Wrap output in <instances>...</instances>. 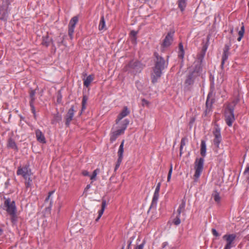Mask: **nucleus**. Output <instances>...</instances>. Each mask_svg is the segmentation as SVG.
<instances>
[{
  "label": "nucleus",
  "mask_w": 249,
  "mask_h": 249,
  "mask_svg": "<svg viewBox=\"0 0 249 249\" xmlns=\"http://www.w3.org/2000/svg\"><path fill=\"white\" fill-rule=\"evenodd\" d=\"M11 216V221L12 222H14L16 221V212L14 213V214H10Z\"/></svg>",
  "instance_id": "obj_40"
},
{
  "label": "nucleus",
  "mask_w": 249,
  "mask_h": 249,
  "mask_svg": "<svg viewBox=\"0 0 249 249\" xmlns=\"http://www.w3.org/2000/svg\"><path fill=\"white\" fill-rule=\"evenodd\" d=\"M206 145L205 142L204 141H201L200 154L203 157H204L206 156Z\"/></svg>",
  "instance_id": "obj_25"
},
{
  "label": "nucleus",
  "mask_w": 249,
  "mask_h": 249,
  "mask_svg": "<svg viewBox=\"0 0 249 249\" xmlns=\"http://www.w3.org/2000/svg\"><path fill=\"white\" fill-rule=\"evenodd\" d=\"M78 21V18L77 16L73 17L70 20L69 24V30L68 35L70 37V38L72 39L73 38V34L74 33V30L75 28V25L77 24Z\"/></svg>",
  "instance_id": "obj_10"
},
{
  "label": "nucleus",
  "mask_w": 249,
  "mask_h": 249,
  "mask_svg": "<svg viewBox=\"0 0 249 249\" xmlns=\"http://www.w3.org/2000/svg\"><path fill=\"white\" fill-rule=\"evenodd\" d=\"M185 138H182L181 141L180 147V155L182 154V149L183 146L185 145Z\"/></svg>",
  "instance_id": "obj_37"
},
{
  "label": "nucleus",
  "mask_w": 249,
  "mask_h": 249,
  "mask_svg": "<svg viewBox=\"0 0 249 249\" xmlns=\"http://www.w3.org/2000/svg\"><path fill=\"white\" fill-rule=\"evenodd\" d=\"M82 174L84 176H88L89 175V173L87 170L83 171Z\"/></svg>",
  "instance_id": "obj_46"
},
{
  "label": "nucleus",
  "mask_w": 249,
  "mask_h": 249,
  "mask_svg": "<svg viewBox=\"0 0 249 249\" xmlns=\"http://www.w3.org/2000/svg\"><path fill=\"white\" fill-rule=\"evenodd\" d=\"M64 38H63V39L61 40L60 42H59V44L62 43L63 42ZM60 45V44H59Z\"/></svg>",
  "instance_id": "obj_52"
},
{
  "label": "nucleus",
  "mask_w": 249,
  "mask_h": 249,
  "mask_svg": "<svg viewBox=\"0 0 249 249\" xmlns=\"http://www.w3.org/2000/svg\"><path fill=\"white\" fill-rule=\"evenodd\" d=\"M230 47L228 45H225L224 48L223 54L222 58L221 66H223L224 64L225 61L228 59L229 54Z\"/></svg>",
  "instance_id": "obj_20"
},
{
  "label": "nucleus",
  "mask_w": 249,
  "mask_h": 249,
  "mask_svg": "<svg viewBox=\"0 0 249 249\" xmlns=\"http://www.w3.org/2000/svg\"><path fill=\"white\" fill-rule=\"evenodd\" d=\"M124 141L123 140L119 148V150L118 152V159L117 161V163L115 167V171H116L120 166L123 158V153H124Z\"/></svg>",
  "instance_id": "obj_12"
},
{
  "label": "nucleus",
  "mask_w": 249,
  "mask_h": 249,
  "mask_svg": "<svg viewBox=\"0 0 249 249\" xmlns=\"http://www.w3.org/2000/svg\"><path fill=\"white\" fill-rule=\"evenodd\" d=\"M121 249H124V246H123Z\"/></svg>",
  "instance_id": "obj_55"
},
{
  "label": "nucleus",
  "mask_w": 249,
  "mask_h": 249,
  "mask_svg": "<svg viewBox=\"0 0 249 249\" xmlns=\"http://www.w3.org/2000/svg\"><path fill=\"white\" fill-rule=\"evenodd\" d=\"M93 79L94 76L93 75H89L84 81V86L88 88L93 80Z\"/></svg>",
  "instance_id": "obj_24"
},
{
  "label": "nucleus",
  "mask_w": 249,
  "mask_h": 249,
  "mask_svg": "<svg viewBox=\"0 0 249 249\" xmlns=\"http://www.w3.org/2000/svg\"><path fill=\"white\" fill-rule=\"evenodd\" d=\"M7 146L8 147L14 149H17V146L16 145V144L15 142V141L12 139H9L8 142Z\"/></svg>",
  "instance_id": "obj_28"
},
{
  "label": "nucleus",
  "mask_w": 249,
  "mask_h": 249,
  "mask_svg": "<svg viewBox=\"0 0 249 249\" xmlns=\"http://www.w3.org/2000/svg\"><path fill=\"white\" fill-rule=\"evenodd\" d=\"M106 205H107V204H106V200H103L102 203L101 209L99 211L98 216L95 220V221L96 222H97L99 220V219L100 218V217L102 216V214H103L104 212L105 209V208H106Z\"/></svg>",
  "instance_id": "obj_23"
},
{
  "label": "nucleus",
  "mask_w": 249,
  "mask_h": 249,
  "mask_svg": "<svg viewBox=\"0 0 249 249\" xmlns=\"http://www.w3.org/2000/svg\"><path fill=\"white\" fill-rule=\"evenodd\" d=\"M195 73V71L192 72V73H190L187 77V78L185 81V84L187 85H191L193 84L194 79H195V76L194 73Z\"/></svg>",
  "instance_id": "obj_21"
},
{
  "label": "nucleus",
  "mask_w": 249,
  "mask_h": 249,
  "mask_svg": "<svg viewBox=\"0 0 249 249\" xmlns=\"http://www.w3.org/2000/svg\"><path fill=\"white\" fill-rule=\"evenodd\" d=\"M130 113V111L128 110L127 107H124L123 108V110L118 115L117 118L116 120V124H118L119 122L122 120L123 118L128 115Z\"/></svg>",
  "instance_id": "obj_16"
},
{
  "label": "nucleus",
  "mask_w": 249,
  "mask_h": 249,
  "mask_svg": "<svg viewBox=\"0 0 249 249\" xmlns=\"http://www.w3.org/2000/svg\"><path fill=\"white\" fill-rule=\"evenodd\" d=\"M129 124V121L128 120H124L123 122V125L121 129H119L116 131H114L110 137V141L111 142H114L116 140L117 138L120 135L124 133V131L126 128L127 125Z\"/></svg>",
  "instance_id": "obj_5"
},
{
  "label": "nucleus",
  "mask_w": 249,
  "mask_h": 249,
  "mask_svg": "<svg viewBox=\"0 0 249 249\" xmlns=\"http://www.w3.org/2000/svg\"><path fill=\"white\" fill-rule=\"evenodd\" d=\"M213 197L214 201L217 203H219L220 201L221 197L219 196V193L217 191H214V193L212 195Z\"/></svg>",
  "instance_id": "obj_31"
},
{
  "label": "nucleus",
  "mask_w": 249,
  "mask_h": 249,
  "mask_svg": "<svg viewBox=\"0 0 249 249\" xmlns=\"http://www.w3.org/2000/svg\"><path fill=\"white\" fill-rule=\"evenodd\" d=\"M204 159L203 158H200L199 159H196L195 162V174L194 175V177L197 178L199 177L200 174L201 173L203 168V164H204Z\"/></svg>",
  "instance_id": "obj_4"
},
{
  "label": "nucleus",
  "mask_w": 249,
  "mask_h": 249,
  "mask_svg": "<svg viewBox=\"0 0 249 249\" xmlns=\"http://www.w3.org/2000/svg\"><path fill=\"white\" fill-rule=\"evenodd\" d=\"M247 239L249 240V234L247 236Z\"/></svg>",
  "instance_id": "obj_53"
},
{
  "label": "nucleus",
  "mask_w": 249,
  "mask_h": 249,
  "mask_svg": "<svg viewBox=\"0 0 249 249\" xmlns=\"http://www.w3.org/2000/svg\"><path fill=\"white\" fill-rule=\"evenodd\" d=\"M245 173L249 175V166L247 167L245 169Z\"/></svg>",
  "instance_id": "obj_48"
},
{
  "label": "nucleus",
  "mask_w": 249,
  "mask_h": 249,
  "mask_svg": "<svg viewBox=\"0 0 249 249\" xmlns=\"http://www.w3.org/2000/svg\"><path fill=\"white\" fill-rule=\"evenodd\" d=\"M56 120L57 121H59L60 120H61V117L59 116H56Z\"/></svg>",
  "instance_id": "obj_50"
},
{
  "label": "nucleus",
  "mask_w": 249,
  "mask_h": 249,
  "mask_svg": "<svg viewBox=\"0 0 249 249\" xmlns=\"http://www.w3.org/2000/svg\"><path fill=\"white\" fill-rule=\"evenodd\" d=\"M17 174L18 175H21L25 179L27 180L29 177L31 175V170L29 169V167L27 165H25L22 167L19 166L18 168Z\"/></svg>",
  "instance_id": "obj_9"
},
{
  "label": "nucleus",
  "mask_w": 249,
  "mask_h": 249,
  "mask_svg": "<svg viewBox=\"0 0 249 249\" xmlns=\"http://www.w3.org/2000/svg\"><path fill=\"white\" fill-rule=\"evenodd\" d=\"M179 52H184L183 46L181 43H180L179 44Z\"/></svg>",
  "instance_id": "obj_45"
},
{
  "label": "nucleus",
  "mask_w": 249,
  "mask_h": 249,
  "mask_svg": "<svg viewBox=\"0 0 249 249\" xmlns=\"http://www.w3.org/2000/svg\"><path fill=\"white\" fill-rule=\"evenodd\" d=\"M100 170L99 169H96L92 173V176L90 177V179L94 180L96 178V176L98 173H99Z\"/></svg>",
  "instance_id": "obj_33"
},
{
  "label": "nucleus",
  "mask_w": 249,
  "mask_h": 249,
  "mask_svg": "<svg viewBox=\"0 0 249 249\" xmlns=\"http://www.w3.org/2000/svg\"><path fill=\"white\" fill-rule=\"evenodd\" d=\"M149 102L145 100V99H142V105L144 106V105L148 106L149 105Z\"/></svg>",
  "instance_id": "obj_41"
},
{
  "label": "nucleus",
  "mask_w": 249,
  "mask_h": 249,
  "mask_svg": "<svg viewBox=\"0 0 249 249\" xmlns=\"http://www.w3.org/2000/svg\"><path fill=\"white\" fill-rule=\"evenodd\" d=\"M204 54L205 53L204 52L203 53H200L198 55V59L199 63L202 62Z\"/></svg>",
  "instance_id": "obj_38"
},
{
  "label": "nucleus",
  "mask_w": 249,
  "mask_h": 249,
  "mask_svg": "<svg viewBox=\"0 0 249 249\" xmlns=\"http://www.w3.org/2000/svg\"><path fill=\"white\" fill-rule=\"evenodd\" d=\"M144 244H145V241H143L141 244L137 246L134 248V249H143Z\"/></svg>",
  "instance_id": "obj_39"
},
{
  "label": "nucleus",
  "mask_w": 249,
  "mask_h": 249,
  "mask_svg": "<svg viewBox=\"0 0 249 249\" xmlns=\"http://www.w3.org/2000/svg\"><path fill=\"white\" fill-rule=\"evenodd\" d=\"M154 55L155 57V65L153 68V72L151 74V78L152 82L155 84L161 77L162 71L167 66L168 62L156 52L154 53Z\"/></svg>",
  "instance_id": "obj_1"
},
{
  "label": "nucleus",
  "mask_w": 249,
  "mask_h": 249,
  "mask_svg": "<svg viewBox=\"0 0 249 249\" xmlns=\"http://www.w3.org/2000/svg\"><path fill=\"white\" fill-rule=\"evenodd\" d=\"M212 97V93L209 92L208 96L207 101L206 102V112H209L211 110L212 104L213 103V99H211Z\"/></svg>",
  "instance_id": "obj_19"
},
{
  "label": "nucleus",
  "mask_w": 249,
  "mask_h": 249,
  "mask_svg": "<svg viewBox=\"0 0 249 249\" xmlns=\"http://www.w3.org/2000/svg\"><path fill=\"white\" fill-rule=\"evenodd\" d=\"M137 34V32L135 31H131L130 32V36H131V42L133 44H136V35Z\"/></svg>",
  "instance_id": "obj_30"
},
{
  "label": "nucleus",
  "mask_w": 249,
  "mask_h": 249,
  "mask_svg": "<svg viewBox=\"0 0 249 249\" xmlns=\"http://www.w3.org/2000/svg\"><path fill=\"white\" fill-rule=\"evenodd\" d=\"M54 191H51L49 192L48 196L47 197V198L45 199V201H48L49 199H50V196L53 194Z\"/></svg>",
  "instance_id": "obj_44"
},
{
  "label": "nucleus",
  "mask_w": 249,
  "mask_h": 249,
  "mask_svg": "<svg viewBox=\"0 0 249 249\" xmlns=\"http://www.w3.org/2000/svg\"><path fill=\"white\" fill-rule=\"evenodd\" d=\"M160 183H159L156 188L154 196L153 197L152 204L151 205V206L150 207L149 210L152 209V208L153 207V206L155 205H156L157 204V202L158 200L159 197V192L160 189Z\"/></svg>",
  "instance_id": "obj_14"
},
{
  "label": "nucleus",
  "mask_w": 249,
  "mask_h": 249,
  "mask_svg": "<svg viewBox=\"0 0 249 249\" xmlns=\"http://www.w3.org/2000/svg\"><path fill=\"white\" fill-rule=\"evenodd\" d=\"M54 191H51L49 192L48 196L47 197V198L45 199V201H48L49 199H50V196L53 194Z\"/></svg>",
  "instance_id": "obj_43"
},
{
  "label": "nucleus",
  "mask_w": 249,
  "mask_h": 249,
  "mask_svg": "<svg viewBox=\"0 0 249 249\" xmlns=\"http://www.w3.org/2000/svg\"><path fill=\"white\" fill-rule=\"evenodd\" d=\"M174 34V32H170L167 34L162 44L163 47H168L171 44L173 40Z\"/></svg>",
  "instance_id": "obj_13"
},
{
  "label": "nucleus",
  "mask_w": 249,
  "mask_h": 249,
  "mask_svg": "<svg viewBox=\"0 0 249 249\" xmlns=\"http://www.w3.org/2000/svg\"><path fill=\"white\" fill-rule=\"evenodd\" d=\"M184 52H179L178 57L182 59L184 57Z\"/></svg>",
  "instance_id": "obj_47"
},
{
  "label": "nucleus",
  "mask_w": 249,
  "mask_h": 249,
  "mask_svg": "<svg viewBox=\"0 0 249 249\" xmlns=\"http://www.w3.org/2000/svg\"><path fill=\"white\" fill-rule=\"evenodd\" d=\"M172 173V164H170V168L168 172V176H167V181L169 182L171 177V174Z\"/></svg>",
  "instance_id": "obj_36"
},
{
  "label": "nucleus",
  "mask_w": 249,
  "mask_h": 249,
  "mask_svg": "<svg viewBox=\"0 0 249 249\" xmlns=\"http://www.w3.org/2000/svg\"><path fill=\"white\" fill-rule=\"evenodd\" d=\"M32 179H30V177L27 178V180H25V185L27 188L30 187L31 186Z\"/></svg>",
  "instance_id": "obj_35"
},
{
  "label": "nucleus",
  "mask_w": 249,
  "mask_h": 249,
  "mask_svg": "<svg viewBox=\"0 0 249 249\" xmlns=\"http://www.w3.org/2000/svg\"><path fill=\"white\" fill-rule=\"evenodd\" d=\"M248 5V7H249V1Z\"/></svg>",
  "instance_id": "obj_56"
},
{
  "label": "nucleus",
  "mask_w": 249,
  "mask_h": 249,
  "mask_svg": "<svg viewBox=\"0 0 249 249\" xmlns=\"http://www.w3.org/2000/svg\"><path fill=\"white\" fill-rule=\"evenodd\" d=\"M177 2L180 11H184L187 5V0H178Z\"/></svg>",
  "instance_id": "obj_22"
},
{
  "label": "nucleus",
  "mask_w": 249,
  "mask_h": 249,
  "mask_svg": "<svg viewBox=\"0 0 249 249\" xmlns=\"http://www.w3.org/2000/svg\"><path fill=\"white\" fill-rule=\"evenodd\" d=\"M50 43H52L53 46H54L52 38L49 37L48 34L47 33L45 36L42 37L41 44L42 45L47 47L49 46Z\"/></svg>",
  "instance_id": "obj_18"
},
{
  "label": "nucleus",
  "mask_w": 249,
  "mask_h": 249,
  "mask_svg": "<svg viewBox=\"0 0 249 249\" xmlns=\"http://www.w3.org/2000/svg\"><path fill=\"white\" fill-rule=\"evenodd\" d=\"M74 107L72 106L69 109V110L68 111L67 114H66L65 116V119H66V125L67 126H69L70 122L72 120V118L73 117L74 115Z\"/></svg>",
  "instance_id": "obj_15"
},
{
  "label": "nucleus",
  "mask_w": 249,
  "mask_h": 249,
  "mask_svg": "<svg viewBox=\"0 0 249 249\" xmlns=\"http://www.w3.org/2000/svg\"><path fill=\"white\" fill-rule=\"evenodd\" d=\"M31 108H32V110L33 113H34L35 114V107H34V109L32 107H31Z\"/></svg>",
  "instance_id": "obj_51"
},
{
  "label": "nucleus",
  "mask_w": 249,
  "mask_h": 249,
  "mask_svg": "<svg viewBox=\"0 0 249 249\" xmlns=\"http://www.w3.org/2000/svg\"><path fill=\"white\" fill-rule=\"evenodd\" d=\"M212 232L213 234V235H214L215 236H219V233L217 232V231H216V230L215 229H212Z\"/></svg>",
  "instance_id": "obj_42"
},
{
  "label": "nucleus",
  "mask_w": 249,
  "mask_h": 249,
  "mask_svg": "<svg viewBox=\"0 0 249 249\" xmlns=\"http://www.w3.org/2000/svg\"><path fill=\"white\" fill-rule=\"evenodd\" d=\"M135 238V236H133L132 237H130L129 240L127 241V249H129L130 248V246L131 245L132 241L134 240V239Z\"/></svg>",
  "instance_id": "obj_34"
},
{
  "label": "nucleus",
  "mask_w": 249,
  "mask_h": 249,
  "mask_svg": "<svg viewBox=\"0 0 249 249\" xmlns=\"http://www.w3.org/2000/svg\"><path fill=\"white\" fill-rule=\"evenodd\" d=\"M213 134L214 136L213 144L216 146V147H218L219 145L221 142L222 139L220 133V129L218 126V125H216V126L214 127V129L213 131Z\"/></svg>",
  "instance_id": "obj_11"
},
{
  "label": "nucleus",
  "mask_w": 249,
  "mask_h": 249,
  "mask_svg": "<svg viewBox=\"0 0 249 249\" xmlns=\"http://www.w3.org/2000/svg\"><path fill=\"white\" fill-rule=\"evenodd\" d=\"M235 105L234 102L229 104L225 110V121L229 126H231L235 121L234 115V107Z\"/></svg>",
  "instance_id": "obj_2"
},
{
  "label": "nucleus",
  "mask_w": 249,
  "mask_h": 249,
  "mask_svg": "<svg viewBox=\"0 0 249 249\" xmlns=\"http://www.w3.org/2000/svg\"><path fill=\"white\" fill-rule=\"evenodd\" d=\"M242 26L241 27L240 30L238 32L239 37L237 38V40L240 41L243 37L245 33V27L242 23Z\"/></svg>",
  "instance_id": "obj_29"
},
{
  "label": "nucleus",
  "mask_w": 249,
  "mask_h": 249,
  "mask_svg": "<svg viewBox=\"0 0 249 249\" xmlns=\"http://www.w3.org/2000/svg\"><path fill=\"white\" fill-rule=\"evenodd\" d=\"M90 185H87L85 189V191H87L88 189H89L90 188Z\"/></svg>",
  "instance_id": "obj_49"
},
{
  "label": "nucleus",
  "mask_w": 249,
  "mask_h": 249,
  "mask_svg": "<svg viewBox=\"0 0 249 249\" xmlns=\"http://www.w3.org/2000/svg\"><path fill=\"white\" fill-rule=\"evenodd\" d=\"M99 30L102 31L103 30H106L105 20L104 16H102L101 18L100 21L99 25Z\"/></svg>",
  "instance_id": "obj_27"
},
{
  "label": "nucleus",
  "mask_w": 249,
  "mask_h": 249,
  "mask_svg": "<svg viewBox=\"0 0 249 249\" xmlns=\"http://www.w3.org/2000/svg\"><path fill=\"white\" fill-rule=\"evenodd\" d=\"M35 132L37 141L40 143H45L46 141L43 133L39 129H36Z\"/></svg>",
  "instance_id": "obj_17"
},
{
  "label": "nucleus",
  "mask_w": 249,
  "mask_h": 249,
  "mask_svg": "<svg viewBox=\"0 0 249 249\" xmlns=\"http://www.w3.org/2000/svg\"><path fill=\"white\" fill-rule=\"evenodd\" d=\"M185 201L184 200H182L181 203L179 205V207L177 210L178 214L176 218L173 220V223L175 225H178L180 223V214L182 213V215L185 217Z\"/></svg>",
  "instance_id": "obj_6"
},
{
  "label": "nucleus",
  "mask_w": 249,
  "mask_h": 249,
  "mask_svg": "<svg viewBox=\"0 0 249 249\" xmlns=\"http://www.w3.org/2000/svg\"><path fill=\"white\" fill-rule=\"evenodd\" d=\"M4 206L6 211L9 214H14L16 212V207L15 201H11L10 198L6 199L4 201Z\"/></svg>",
  "instance_id": "obj_8"
},
{
  "label": "nucleus",
  "mask_w": 249,
  "mask_h": 249,
  "mask_svg": "<svg viewBox=\"0 0 249 249\" xmlns=\"http://www.w3.org/2000/svg\"><path fill=\"white\" fill-rule=\"evenodd\" d=\"M142 69L141 63L138 61H131L124 68V71L137 72L140 71Z\"/></svg>",
  "instance_id": "obj_3"
},
{
  "label": "nucleus",
  "mask_w": 249,
  "mask_h": 249,
  "mask_svg": "<svg viewBox=\"0 0 249 249\" xmlns=\"http://www.w3.org/2000/svg\"><path fill=\"white\" fill-rule=\"evenodd\" d=\"M2 232V230L0 229V234Z\"/></svg>",
  "instance_id": "obj_54"
},
{
  "label": "nucleus",
  "mask_w": 249,
  "mask_h": 249,
  "mask_svg": "<svg viewBox=\"0 0 249 249\" xmlns=\"http://www.w3.org/2000/svg\"><path fill=\"white\" fill-rule=\"evenodd\" d=\"M35 94L36 91L35 90H31L30 92V97L31 101L30 102V105L31 107L34 108V103L35 100Z\"/></svg>",
  "instance_id": "obj_26"
},
{
  "label": "nucleus",
  "mask_w": 249,
  "mask_h": 249,
  "mask_svg": "<svg viewBox=\"0 0 249 249\" xmlns=\"http://www.w3.org/2000/svg\"><path fill=\"white\" fill-rule=\"evenodd\" d=\"M236 237L235 234H226L224 235L222 238L226 241V244L224 249H231L233 246Z\"/></svg>",
  "instance_id": "obj_7"
},
{
  "label": "nucleus",
  "mask_w": 249,
  "mask_h": 249,
  "mask_svg": "<svg viewBox=\"0 0 249 249\" xmlns=\"http://www.w3.org/2000/svg\"><path fill=\"white\" fill-rule=\"evenodd\" d=\"M87 101L88 97L86 95H83L82 101V110L86 109Z\"/></svg>",
  "instance_id": "obj_32"
}]
</instances>
